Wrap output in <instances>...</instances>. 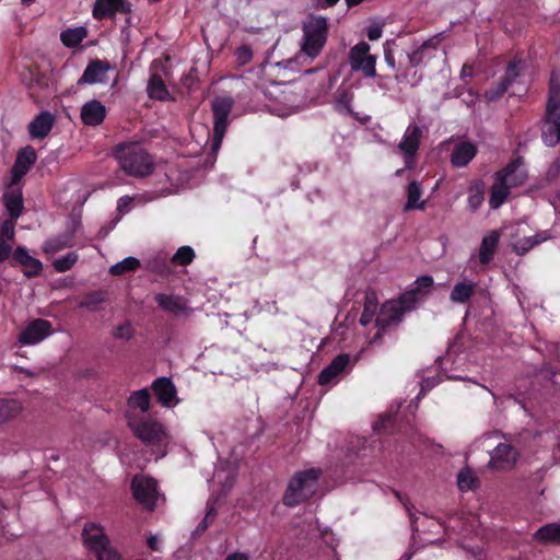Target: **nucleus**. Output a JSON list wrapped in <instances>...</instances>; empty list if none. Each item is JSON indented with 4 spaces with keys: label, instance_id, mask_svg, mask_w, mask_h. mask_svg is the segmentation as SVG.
<instances>
[{
    "label": "nucleus",
    "instance_id": "f257e3e1",
    "mask_svg": "<svg viewBox=\"0 0 560 560\" xmlns=\"http://www.w3.org/2000/svg\"><path fill=\"white\" fill-rule=\"evenodd\" d=\"M113 155L118 161L121 170L133 177H145L152 174L154 161L141 144L125 142L117 144Z\"/></svg>",
    "mask_w": 560,
    "mask_h": 560
},
{
    "label": "nucleus",
    "instance_id": "f03ea898",
    "mask_svg": "<svg viewBox=\"0 0 560 560\" xmlns=\"http://www.w3.org/2000/svg\"><path fill=\"white\" fill-rule=\"evenodd\" d=\"M320 475L319 468L296 471L288 482L282 503L288 508H294L308 501L316 492Z\"/></svg>",
    "mask_w": 560,
    "mask_h": 560
},
{
    "label": "nucleus",
    "instance_id": "7ed1b4c3",
    "mask_svg": "<svg viewBox=\"0 0 560 560\" xmlns=\"http://www.w3.org/2000/svg\"><path fill=\"white\" fill-rule=\"evenodd\" d=\"M541 138L548 147L560 142V75L556 71L551 72L549 80V98Z\"/></svg>",
    "mask_w": 560,
    "mask_h": 560
},
{
    "label": "nucleus",
    "instance_id": "20e7f679",
    "mask_svg": "<svg viewBox=\"0 0 560 560\" xmlns=\"http://www.w3.org/2000/svg\"><path fill=\"white\" fill-rule=\"evenodd\" d=\"M81 537L83 546L92 552L97 560H121V555L112 547L110 539L100 523H85Z\"/></svg>",
    "mask_w": 560,
    "mask_h": 560
},
{
    "label": "nucleus",
    "instance_id": "39448f33",
    "mask_svg": "<svg viewBox=\"0 0 560 560\" xmlns=\"http://www.w3.org/2000/svg\"><path fill=\"white\" fill-rule=\"evenodd\" d=\"M302 30V50L312 58L318 56L327 40V19L320 15L311 14L303 23Z\"/></svg>",
    "mask_w": 560,
    "mask_h": 560
},
{
    "label": "nucleus",
    "instance_id": "423d86ee",
    "mask_svg": "<svg viewBox=\"0 0 560 560\" xmlns=\"http://www.w3.org/2000/svg\"><path fill=\"white\" fill-rule=\"evenodd\" d=\"M20 78L30 97L39 104L45 97V92L49 91L50 77L42 71L39 66L31 63L21 70Z\"/></svg>",
    "mask_w": 560,
    "mask_h": 560
},
{
    "label": "nucleus",
    "instance_id": "0eeeda50",
    "mask_svg": "<svg viewBox=\"0 0 560 560\" xmlns=\"http://www.w3.org/2000/svg\"><path fill=\"white\" fill-rule=\"evenodd\" d=\"M128 427L133 435L145 445L159 444L165 436L163 424L151 418L128 417Z\"/></svg>",
    "mask_w": 560,
    "mask_h": 560
},
{
    "label": "nucleus",
    "instance_id": "6e6552de",
    "mask_svg": "<svg viewBox=\"0 0 560 560\" xmlns=\"http://www.w3.org/2000/svg\"><path fill=\"white\" fill-rule=\"evenodd\" d=\"M233 106L234 100L230 96H218L211 103V110L213 114V151L218 150L222 143L229 127V116Z\"/></svg>",
    "mask_w": 560,
    "mask_h": 560
},
{
    "label": "nucleus",
    "instance_id": "1a4fd4ad",
    "mask_svg": "<svg viewBox=\"0 0 560 560\" xmlns=\"http://www.w3.org/2000/svg\"><path fill=\"white\" fill-rule=\"evenodd\" d=\"M131 491L135 500L149 511L156 506L159 497L158 482L150 476L136 475L131 481Z\"/></svg>",
    "mask_w": 560,
    "mask_h": 560
},
{
    "label": "nucleus",
    "instance_id": "9d476101",
    "mask_svg": "<svg viewBox=\"0 0 560 560\" xmlns=\"http://www.w3.org/2000/svg\"><path fill=\"white\" fill-rule=\"evenodd\" d=\"M405 313L406 307L399 305V303L394 300L385 302L381 306L380 313L375 318L377 331L371 339V343L378 342L388 327L399 324L402 320Z\"/></svg>",
    "mask_w": 560,
    "mask_h": 560
},
{
    "label": "nucleus",
    "instance_id": "9b49d317",
    "mask_svg": "<svg viewBox=\"0 0 560 560\" xmlns=\"http://www.w3.org/2000/svg\"><path fill=\"white\" fill-rule=\"evenodd\" d=\"M370 45L366 42H359L349 51V63L353 71H361L366 78H375L376 56L370 54Z\"/></svg>",
    "mask_w": 560,
    "mask_h": 560
},
{
    "label": "nucleus",
    "instance_id": "f8f14e48",
    "mask_svg": "<svg viewBox=\"0 0 560 560\" xmlns=\"http://www.w3.org/2000/svg\"><path fill=\"white\" fill-rule=\"evenodd\" d=\"M423 137V130L416 124H410L398 143V149L404 153L405 166L411 170L416 165V156L420 148V140Z\"/></svg>",
    "mask_w": 560,
    "mask_h": 560
},
{
    "label": "nucleus",
    "instance_id": "ddd939ff",
    "mask_svg": "<svg viewBox=\"0 0 560 560\" xmlns=\"http://www.w3.org/2000/svg\"><path fill=\"white\" fill-rule=\"evenodd\" d=\"M515 163H509L502 170L495 172V183L491 186L489 205L491 209H499L508 199L510 188L506 184V176L514 171Z\"/></svg>",
    "mask_w": 560,
    "mask_h": 560
},
{
    "label": "nucleus",
    "instance_id": "4468645a",
    "mask_svg": "<svg viewBox=\"0 0 560 560\" xmlns=\"http://www.w3.org/2000/svg\"><path fill=\"white\" fill-rule=\"evenodd\" d=\"M434 280L431 276H421L417 278L413 287L404 292L395 302L406 307V312L411 310L422 298H424L433 287Z\"/></svg>",
    "mask_w": 560,
    "mask_h": 560
},
{
    "label": "nucleus",
    "instance_id": "2eb2a0df",
    "mask_svg": "<svg viewBox=\"0 0 560 560\" xmlns=\"http://www.w3.org/2000/svg\"><path fill=\"white\" fill-rule=\"evenodd\" d=\"M10 265L22 267L23 275L28 279L38 277L43 271V262L31 256L28 249L22 245L14 249Z\"/></svg>",
    "mask_w": 560,
    "mask_h": 560
},
{
    "label": "nucleus",
    "instance_id": "dca6fc26",
    "mask_svg": "<svg viewBox=\"0 0 560 560\" xmlns=\"http://www.w3.org/2000/svg\"><path fill=\"white\" fill-rule=\"evenodd\" d=\"M518 456L520 453L513 445L500 443L491 453L489 467L497 470H510L515 466Z\"/></svg>",
    "mask_w": 560,
    "mask_h": 560
},
{
    "label": "nucleus",
    "instance_id": "f3484780",
    "mask_svg": "<svg viewBox=\"0 0 560 560\" xmlns=\"http://www.w3.org/2000/svg\"><path fill=\"white\" fill-rule=\"evenodd\" d=\"M52 332L51 323L47 319L37 318L27 324L19 337L22 345H35L44 340Z\"/></svg>",
    "mask_w": 560,
    "mask_h": 560
},
{
    "label": "nucleus",
    "instance_id": "a211bd4d",
    "mask_svg": "<svg viewBox=\"0 0 560 560\" xmlns=\"http://www.w3.org/2000/svg\"><path fill=\"white\" fill-rule=\"evenodd\" d=\"M37 160V153L32 145L19 150L12 166V183L16 184L26 175Z\"/></svg>",
    "mask_w": 560,
    "mask_h": 560
},
{
    "label": "nucleus",
    "instance_id": "6ab92c4d",
    "mask_svg": "<svg viewBox=\"0 0 560 560\" xmlns=\"http://www.w3.org/2000/svg\"><path fill=\"white\" fill-rule=\"evenodd\" d=\"M56 117L48 110L37 114L28 124L27 130L32 139H45L54 128Z\"/></svg>",
    "mask_w": 560,
    "mask_h": 560
},
{
    "label": "nucleus",
    "instance_id": "aec40b11",
    "mask_svg": "<svg viewBox=\"0 0 560 560\" xmlns=\"http://www.w3.org/2000/svg\"><path fill=\"white\" fill-rule=\"evenodd\" d=\"M152 390L158 399V401L164 407H171L176 404L178 400L176 399L177 390L168 377H158L152 383Z\"/></svg>",
    "mask_w": 560,
    "mask_h": 560
},
{
    "label": "nucleus",
    "instance_id": "412c9836",
    "mask_svg": "<svg viewBox=\"0 0 560 560\" xmlns=\"http://www.w3.org/2000/svg\"><path fill=\"white\" fill-rule=\"evenodd\" d=\"M109 69L110 65L107 60H91L79 79L78 84L104 83Z\"/></svg>",
    "mask_w": 560,
    "mask_h": 560
},
{
    "label": "nucleus",
    "instance_id": "4be33fe9",
    "mask_svg": "<svg viewBox=\"0 0 560 560\" xmlns=\"http://www.w3.org/2000/svg\"><path fill=\"white\" fill-rule=\"evenodd\" d=\"M81 120L85 126L101 125L106 117V107L97 100L86 102L81 107Z\"/></svg>",
    "mask_w": 560,
    "mask_h": 560
},
{
    "label": "nucleus",
    "instance_id": "5701e85b",
    "mask_svg": "<svg viewBox=\"0 0 560 560\" xmlns=\"http://www.w3.org/2000/svg\"><path fill=\"white\" fill-rule=\"evenodd\" d=\"M350 363V355L347 353L338 354L326 368L318 374V384L328 385L338 375H340Z\"/></svg>",
    "mask_w": 560,
    "mask_h": 560
},
{
    "label": "nucleus",
    "instance_id": "b1692460",
    "mask_svg": "<svg viewBox=\"0 0 560 560\" xmlns=\"http://www.w3.org/2000/svg\"><path fill=\"white\" fill-rule=\"evenodd\" d=\"M477 147L470 141H460L458 142L452 153H451V163L454 167H465L467 166L476 156Z\"/></svg>",
    "mask_w": 560,
    "mask_h": 560
},
{
    "label": "nucleus",
    "instance_id": "393cba45",
    "mask_svg": "<svg viewBox=\"0 0 560 560\" xmlns=\"http://www.w3.org/2000/svg\"><path fill=\"white\" fill-rule=\"evenodd\" d=\"M500 241V234L491 231L482 237L479 248V261L481 265H488L494 257Z\"/></svg>",
    "mask_w": 560,
    "mask_h": 560
},
{
    "label": "nucleus",
    "instance_id": "a878e982",
    "mask_svg": "<svg viewBox=\"0 0 560 560\" xmlns=\"http://www.w3.org/2000/svg\"><path fill=\"white\" fill-rule=\"evenodd\" d=\"M3 203L13 220H18L24 209L23 196L21 189H10L3 194Z\"/></svg>",
    "mask_w": 560,
    "mask_h": 560
},
{
    "label": "nucleus",
    "instance_id": "bb28decb",
    "mask_svg": "<svg viewBox=\"0 0 560 560\" xmlns=\"http://www.w3.org/2000/svg\"><path fill=\"white\" fill-rule=\"evenodd\" d=\"M439 44V39L436 36L431 37L427 40H424L417 49H415L412 52L407 54V58L409 61L410 67L417 68L422 65L423 60L432 56L429 55V50H435Z\"/></svg>",
    "mask_w": 560,
    "mask_h": 560
},
{
    "label": "nucleus",
    "instance_id": "cd10ccee",
    "mask_svg": "<svg viewBox=\"0 0 560 560\" xmlns=\"http://www.w3.org/2000/svg\"><path fill=\"white\" fill-rule=\"evenodd\" d=\"M534 539L539 544L560 546V522L539 527L534 534Z\"/></svg>",
    "mask_w": 560,
    "mask_h": 560
},
{
    "label": "nucleus",
    "instance_id": "c85d7f7f",
    "mask_svg": "<svg viewBox=\"0 0 560 560\" xmlns=\"http://www.w3.org/2000/svg\"><path fill=\"white\" fill-rule=\"evenodd\" d=\"M549 237H550V235L547 231L538 232L537 234H535L533 236L522 237L513 244V252L516 255L523 256L526 253H528L532 248H534L535 246L547 241Z\"/></svg>",
    "mask_w": 560,
    "mask_h": 560
},
{
    "label": "nucleus",
    "instance_id": "c756f323",
    "mask_svg": "<svg viewBox=\"0 0 560 560\" xmlns=\"http://www.w3.org/2000/svg\"><path fill=\"white\" fill-rule=\"evenodd\" d=\"M421 195V184L418 180H411L407 187V201L404 206V211L424 210L427 202L424 200L420 201Z\"/></svg>",
    "mask_w": 560,
    "mask_h": 560
},
{
    "label": "nucleus",
    "instance_id": "7c9ffc66",
    "mask_svg": "<svg viewBox=\"0 0 560 560\" xmlns=\"http://www.w3.org/2000/svg\"><path fill=\"white\" fill-rule=\"evenodd\" d=\"M477 284L471 281L458 282L451 291L450 300L454 303H467L476 293Z\"/></svg>",
    "mask_w": 560,
    "mask_h": 560
},
{
    "label": "nucleus",
    "instance_id": "2f4dec72",
    "mask_svg": "<svg viewBox=\"0 0 560 560\" xmlns=\"http://www.w3.org/2000/svg\"><path fill=\"white\" fill-rule=\"evenodd\" d=\"M377 307V294L374 290L369 289L365 292L363 312L359 320L362 326H368L370 323H372L374 316L376 315Z\"/></svg>",
    "mask_w": 560,
    "mask_h": 560
},
{
    "label": "nucleus",
    "instance_id": "473e14b6",
    "mask_svg": "<svg viewBox=\"0 0 560 560\" xmlns=\"http://www.w3.org/2000/svg\"><path fill=\"white\" fill-rule=\"evenodd\" d=\"M147 92L150 98L156 101H167L170 98V92L159 73H152L148 86Z\"/></svg>",
    "mask_w": 560,
    "mask_h": 560
},
{
    "label": "nucleus",
    "instance_id": "72a5a7b5",
    "mask_svg": "<svg viewBox=\"0 0 560 560\" xmlns=\"http://www.w3.org/2000/svg\"><path fill=\"white\" fill-rule=\"evenodd\" d=\"M74 231L67 232L44 243L43 249L47 254H56L65 248L73 246Z\"/></svg>",
    "mask_w": 560,
    "mask_h": 560
},
{
    "label": "nucleus",
    "instance_id": "f704fd0d",
    "mask_svg": "<svg viewBox=\"0 0 560 560\" xmlns=\"http://www.w3.org/2000/svg\"><path fill=\"white\" fill-rule=\"evenodd\" d=\"M155 302L158 303L159 307H161L163 311L173 314H179L186 308L185 303L179 296L159 293L155 295Z\"/></svg>",
    "mask_w": 560,
    "mask_h": 560
},
{
    "label": "nucleus",
    "instance_id": "c9c22d12",
    "mask_svg": "<svg viewBox=\"0 0 560 560\" xmlns=\"http://www.w3.org/2000/svg\"><path fill=\"white\" fill-rule=\"evenodd\" d=\"M22 411V405L16 399L0 398V424L14 419Z\"/></svg>",
    "mask_w": 560,
    "mask_h": 560
},
{
    "label": "nucleus",
    "instance_id": "e433bc0d",
    "mask_svg": "<svg viewBox=\"0 0 560 560\" xmlns=\"http://www.w3.org/2000/svg\"><path fill=\"white\" fill-rule=\"evenodd\" d=\"M117 13V0H95L93 18L102 21L115 16Z\"/></svg>",
    "mask_w": 560,
    "mask_h": 560
},
{
    "label": "nucleus",
    "instance_id": "4c0bfd02",
    "mask_svg": "<svg viewBox=\"0 0 560 560\" xmlns=\"http://www.w3.org/2000/svg\"><path fill=\"white\" fill-rule=\"evenodd\" d=\"M128 406L132 409H139L147 412L150 409V393L147 388H142L131 393L128 398Z\"/></svg>",
    "mask_w": 560,
    "mask_h": 560
},
{
    "label": "nucleus",
    "instance_id": "58836bf2",
    "mask_svg": "<svg viewBox=\"0 0 560 560\" xmlns=\"http://www.w3.org/2000/svg\"><path fill=\"white\" fill-rule=\"evenodd\" d=\"M526 62L525 60L514 57L509 61L503 79L512 85L525 71Z\"/></svg>",
    "mask_w": 560,
    "mask_h": 560
},
{
    "label": "nucleus",
    "instance_id": "ea45409f",
    "mask_svg": "<svg viewBox=\"0 0 560 560\" xmlns=\"http://www.w3.org/2000/svg\"><path fill=\"white\" fill-rule=\"evenodd\" d=\"M86 36V30L83 27L68 28L60 35L62 44L68 48L78 47L84 37Z\"/></svg>",
    "mask_w": 560,
    "mask_h": 560
},
{
    "label": "nucleus",
    "instance_id": "a19ab883",
    "mask_svg": "<svg viewBox=\"0 0 560 560\" xmlns=\"http://www.w3.org/2000/svg\"><path fill=\"white\" fill-rule=\"evenodd\" d=\"M107 301V292L103 290L92 291L88 293L80 302V307L90 312L98 310V305Z\"/></svg>",
    "mask_w": 560,
    "mask_h": 560
},
{
    "label": "nucleus",
    "instance_id": "79ce46f5",
    "mask_svg": "<svg viewBox=\"0 0 560 560\" xmlns=\"http://www.w3.org/2000/svg\"><path fill=\"white\" fill-rule=\"evenodd\" d=\"M485 200V191H483V183L482 182H476L471 184L468 188V207L469 209L475 212L483 202Z\"/></svg>",
    "mask_w": 560,
    "mask_h": 560
},
{
    "label": "nucleus",
    "instance_id": "37998d69",
    "mask_svg": "<svg viewBox=\"0 0 560 560\" xmlns=\"http://www.w3.org/2000/svg\"><path fill=\"white\" fill-rule=\"evenodd\" d=\"M510 163H515L514 171L506 176V184L509 188L518 187L523 185L527 179V173L522 168V158H517Z\"/></svg>",
    "mask_w": 560,
    "mask_h": 560
},
{
    "label": "nucleus",
    "instance_id": "c03bdc74",
    "mask_svg": "<svg viewBox=\"0 0 560 560\" xmlns=\"http://www.w3.org/2000/svg\"><path fill=\"white\" fill-rule=\"evenodd\" d=\"M141 264L140 260L136 257H127L122 259L121 261L113 265L109 268V273L112 276H121L126 272H132L136 271L138 268H140Z\"/></svg>",
    "mask_w": 560,
    "mask_h": 560
},
{
    "label": "nucleus",
    "instance_id": "a18cd8bd",
    "mask_svg": "<svg viewBox=\"0 0 560 560\" xmlns=\"http://www.w3.org/2000/svg\"><path fill=\"white\" fill-rule=\"evenodd\" d=\"M457 486L460 491L474 490L479 486V480L470 469L466 468L458 472Z\"/></svg>",
    "mask_w": 560,
    "mask_h": 560
},
{
    "label": "nucleus",
    "instance_id": "49530a36",
    "mask_svg": "<svg viewBox=\"0 0 560 560\" xmlns=\"http://www.w3.org/2000/svg\"><path fill=\"white\" fill-rule=\"evenodd\" d=\"M195 250L190 246H180L171 258V262L175 266H187L195 258Z\"/></svg>",
    "mask_w": 560,
    "mask_h": 560
},
{
    "label": "nucleus",
    "instance_id": "de8ad7c7",
    "mask_svg": "<svg viewBox=\"0 0 560 560\" xmlns=\"http://www.w3.org/2000/svg\"><path fill=\"white\" fill-rule=\"evenodd\" d=\"M78 261V254L70 252L54 260L52 266L57 272H66L70 270Z\"/></svg>",
    "mask_w": 560,
    "mask_h": 560
},
{
    "label": "nucleus",
    "instance_id": "09e8293b",
    "mask_svg": "<svg viewBox=\"0 0 560 560\" xmlns=\"http://www.w3.org/2000/svg\"><path fill=\"white\" fill-rule=\"evenodd\" d=\"M510 86L511 85L501 78L499 82L492 83V85L487 90L486 96L489 101H497L508 92Z\"/></svg>",
    "mask_w": 560,
    "mask_h": 560
},
{
    "label": "nucleus",
    "instance_id": "8fccbe9b",
    "mask_svg": "<svg viewBox=\"0 0 560 560\" xmlns=\"http://www.w3.org/2000/svg\"><path fill=\"white\" fill-rule=\"evenodd\" d=\"M112 335L115 339L129 341L135 336L131 322L126 319L113 330Z\"/></svg>",
    "mask_w": 560,
    "mask_h": 560
},
{
    "label": "nucleus",
    "instance_id": "3c124183",
    "mask_svg": "<svg viewBox=\"0 0 560 560\" xmlns=\"http://www.w3.org/2000/svg\"><path fill=\"white\" fill-rule=\"evenodd\" d=\"M15 221L12 218L4 220L0 225V241L15 240Z\"/></svg>",
    "mask_w": 560,
    "mask_h": 560
},
{
    "label": "nucleus",
    "instance_id": "603ef678",
    "mask_svg": "<svg viewBox=\"0 0 560 560\" xmlns=\"http://www.w3.org/2000/svg\"><path fill=\"white\" fill-rule=\"evenodd\" d=\"M352 93H350L348 90H341L339 89L337 91L336 95V103L337 107L345 109L347 113H351V102H352Z\"/></svg>",
    "mask_w": 560,
    "mask_h": 560
},
{
    "label": "nucleus",
    "instance_id": "864d4df0",
    "mask_svg": "<svg viewBox=\"0 0 560 560\" xmlns=\"http://www.w3.org/2000/svg\"><path fill=\"white\" fill-rule=\"evenodd\" d=\"M215 516H217L215 508L213 505H208L207 513H206L205 517L202 518V521L198 524L196 532H198V533L205 532L210 526V524L213 522Z\"/></svg>",
    "mask_w": 560,
    "mask_h": 560
},
{
    "label": "nucleus",
    "instance_id": "5fc2aeb1",
    "mask_svg": "<svg viewBox=\"0 0 560 560\" xmlns=\"http://www.w3.org/2000/svg\"><path fill=\"white\" fill-rule=\"evenodd\" d=\"M393 45H395V40H386L384 43V45H383L384 46V59H385L386 65L392 70L397 71L398 69L396 67L394 51H393V48H392Z\"/></svg>",
    "mask_w": 560,
    "mask_h": 560
},
{
    "label": "nucleus",
    "instance_id": "6e6d98bb",
    "mask_svg": "<svg viewBox=\"0 0 560 560\" xmlns=\"http://www.w3.org/2000/svg\"><path fill=\"white\" fill-rule=\"evenodd\" d=\"M13 242L14 241H0V265L13 257Z\"/></svg>",
    "mask_w": 560,
    "mask_h": 560
},
{
    "label": "nucleus",
    "instance_id": "4d7b16f0",
    "mask_svg": "<svg viewBox=\"0 0 560 560\" xmlns=\"http://www.w3.org/2000/svg\"><path fill=\"white\" fill-rule=\"evenodd\" d=\"M394 424V418L392 416H383L381 417L374 424L373 429L376 432H381L382 430H386L387 428Z\"/></svg>",
    "mask_w": 560,
    "mask_h": 560
},
{
    "label": "nucleus",
    "instance_id": "13d9d810",
    "mask_svg": "<svg viewBox=\"0 0 560 560\" xmlns=\"http://www.w3.org/2000/svg\"><path fill=\"white\" fill-rule=\"evenodd\" d=\"M382 34H383L382 27L378 25L368 27L366 36L372 42L381 38Z\"/></svg>",
    "mask_w": 560,
    "mask_h": 560
},
{
    "label": "nucleus",
    "instance_id": "bf43d9fd",
    "mask_svg": "<svg viewBox=\"0 0 560 560\" xmlns=\"http://www.w3.org/2000/svg\"><path fill=\"white\" fill-rule=\"evenodd\" d=\"M548 176L552 178L560 176V155L549 166Z\"/></svg>",
    "mask_w": 560,
    "mask_h": 560
},
{
    "label": "nucleus",
    "instance_id": "052dcab7",
    "mask_svg": "<svg viewBox=\"0 0 560 560\" xmlns=\"http://www.w3.org/2000/svg\"><path fill=\"white\" fill-rule=\"evenodd\" d=\"M132 4L127 0H117V13H130L132 11Z\"/></svg>",
    "mask_w": 560,
    "mask_h": 560
},
{
    "label": "nucleus",
    "instance_id": "680f3d73",
    "mask_svg": "<svg viewBox=\"0 0 560 560\" xmlns=\"http://www.w3.org/2000/svg\"><path fill=\"white\" fill-rule=\"evenodd\" d=\"M147 546L152 551H160L159 539L155 535H150L147 538Z\"/></svg>",
    "mask_w": 560,
    "mask_h": 560
},
{
    "label": "nucleus",
    "instance_id": "e2e57ef3",
    "mask_svg": "<svg viewBox=\"0 0 560 560\" xmlns=\"http://www.w3.org/2000/svg\"><path fill=\"white\" fill-rule=\"evenodd\" d=\"M238 58L243 59V62L248 61L252 58V51L248 47H242L238 50Z\"/></svg>",
    "mask_w": 560,
    "mask_h": 560
},
{
    "label": "nucleus",
    "instance_id": "0e129e2a",
    "mask_svg": "<svg viewBox=\"0 0 560 560\" xmlns=\"http://www.w3.org/2000/svg\"><path fill=\"white\" fill-rule=\"evenodd\" d=\"M225 560H249V557L244 552H234L229 555Z\"/></svg>",
    "mask_w": 560,
    "mask_h": 560
},
{
    "label": "nucleus",
    "instance_id": "69168bd1",
    "mask_svg": "<svg viewBox=\"0 0 560 560\" xmlns=\"http://www.w3.org/2000/svg\"><path fill=\"white\" fill-rule=\"evenodd\" d=\"M348 8H353L355 5L361 4L364 0H345Z\"/></svg>",
    "mask_w": 560,
    "mask_h": 560
},
{
    "label": "nucleus",
    "instance_id": "338daca9",
    "mask_svg": "<svg viewBox=\"0 0 560 560\" xmlns=\"http://www.w3.org/2000/svg\"><path fill=\"white\" fill-rule=\"evenodd\" d=\"M339 0H324L323 9L335 5Z\"/></svg>",
    "mask_w": 560,
    "mask_h": 560
},
{
    "label": "nucleus",
    "instance_id": "774afa93",
    "mask_svg": "<svg viewBox=\"0 0 560 560\" xmlns=\"http://www.w3.org/2000/svg\"><path fill=\"white\" fill-rule=\"evenodd\" d=\"M395 80H396L397 82H402V81H404L402 77H401V75H399V74H395Z\"/></svg>",
    "mask_w": 560,
    "mask_h": 560
}]
</instances>
